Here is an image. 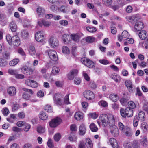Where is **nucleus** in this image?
Wrapping results in <instances>:
<instances>
[{"instance_id": "obj_1", "label": "nucleus", "mask_w": 148, "mask_h": 148, "mask_svg": "<svg viewBox=\"0 0 148 148\" xmlns=\"http://www.w3.org/2000/svg\"><path fill=\"white\" fill-rule=\"evenodd\" d=\"M99 118L100 121L104 127L108 125L110 126L112 124H115V118L113 115L108 116L106 114H103L100 116Z\"/></svg>"}, {"instance_id": "obj_2", "label": "nucleus", "mask_w": 148, "mask_h": 148, "mask_svg": "<svg viewBox=\"0 0 148 148\" xmlns=\"http://www.w3.org/2000/svg\"><path fill=\"white\" fill-rule=\"evenodd\" d=\"M6 39L10 45H13L16 46H18L20 44V40L19 37L17 35H14L11 37L9 34L6 36Z\"/></svg>"}, {"instance_id": "obj_3", "label": "nucleus", "mask_w": 148, "mask_h": 148, "mask_svg": "<svg viewBox=\"0 0 148 148\" xmlns=\"http://www.w3.org/2000/svg\"><path fill=\"white\" fill-rule=\"evenodd\" d=\"M81 61L83 64L89 68H92L95 66L94 62L87 58H82Z\"/></svg>"}, {"instance_id": "obj_4", "label": "nucleus", "mask_w": 148, "mask_h": 148, "mask_svg": "<svg viewBox=\"0 0 148 148\" xmlns=\"http://www.w3.org/2000/svg\"><path fill=\"white\" fill-rule=\"evenodd\" d=\"M62 120L60 118L57 117L53 119L49 122V125L52 127H56L61 123Z\"/></svg>"}, {"instance_id": "obj_5", "label": "nucleus", "mask_w": 148, "mask_h": 148, "mask_svg": "<svg viewBox=\"0 0 148 148\" xmlns=\"http://www.w3.org/2000/svg\"><path fill=\"white\" fill-rule=\"evenodd\" d=\"M50 58L53 61H56L57 60L58 57L56 52L54 50H50L47 51Z\"/></svg>"}, {"instance_id": "obj_6", "label": "nucleus", "mask_w": 148, "mask_h": 148, "mask_svg": "<svg viewBox=\"0 0 148 148\" xmlns=\"http://www.w3.org/2000/svg\"><path fill=\"white\" fill-rule=\"evenodd\" d=\"M110 126V132L112 134L114 137L118 136L119 132L117 127L115 125V124H111Z\"/></svg>"}, {"instance_id": "obj_7", "label": "nucleus", "mask_w": 148, "mask_h": 148, "mask_svg": "<svg viewBox=\"0 0 148 148\" xmlns=\"http://www.w3.org/2000/svg\"><path fill=\"white\" fill-rule=\"evenodd\" d=\"M83 95L85 98L88 100H92L95 98L93 92L89 90H86L84 92Z\"/></svg>"}, {"instance_id": "obj_8", "label": "nucleus", "mask_w": 148, "mask_h": 148, "mask_svg": "<svg viewBox=\"0 0 148 148\" xmlns=\"http://www.w3.org/2000/svg\"><path fill=\"white\" fill-rule=\"evenodd\" d=\"M44 32L43 31H39L36 32L35 35L36 40L38 42L43 40L44 37Z\"/></svg>"}, {"instance_id": "obj_9", "label": "nucleus", "mask_w": 148, "mask_h": 148, "mask_svg": "<svg viewBox=\"0 0 148 148\" xmlns=\"http://www.w3.org/2000/svg\"><path fill=\"white\" fill-rule=\"evenodd\" d=\"M130 37V34L126 30L122 32L121 36H118V40L121 41L124 39H127V38Z\"/></svg>"}, {"instance_id": "obj_10", "label": "nucleus", "mask_w": 148, "mask_h": 148, "mask_svg": "<svg viewBox=\"0 0 148 148\" xmlns=\"http://www.w3.org/2000/svg\"><path fill=\"white\" fill-rule=\"evenodd\" d=\"M7 92L10 96H14L16 94V90L14 86L9 87L7 90Z\"/></svg>"}, {"instance_id": "obj_11", "label": "nucleus", "mask_w": 148, "mask_h": 148, "mask_svg": "<svg viewBox=\"0 0 148 148\" xmlns=\"http://www.w3.org/2000/svg\"><path fill=\"white\" fill-rule=\"evenodd\" d=\"M37 14L39 17H42L45 14V11L44 8L41 6H38L36 9Z\"/></svg>"}, {"instance_id": "obj_12", "label": "nucleus", "mask_w": 148, "mask_h": 148, "mask_svg": "<svg viewBox=\"0 0 148 148\" xmlns=\"http://www.w3.org/2000/svg\"><path fill=\"white\" fill-rule=\"evenodd\" d=\"M49 44L53 47H55L58 45V41L57 39L53 36L51 37L49 39Z\"/></svg>"}, {"instance_id": "obj_13", "label": "nucleus", "mask_w": 148, "mask_h": 148, "mask_svg": "<svg viewBox=\"0 0 148 148\" xmlns=\"http://www.w3.org/2000/svg\"><path fill=\"white\" fill-rule=\"evenodd\" d=\"M53 100L54 103L59 105H61L62 104V102L60 98V94H55L53 97Z\"/></svg>"}, {"instance_id": "obj_14", "label": "nucleus", "mask_w": 148, "mask_h": 148, "mask_svg": "<svg viewBox=\"0 0 148 148\" xmlns=\"http://www.w3.org/2000/svg\"><path fill=\"white\" fill-rule=\"evenodd\" d=\"M144 27L143 23L141 21H138L135 25V29L137 31H139L142 29Z\"/></svg>"}, {"instance_id": "obj_15", "label": "nucleus", "mask_w": 148, "mask_h": 148, "mask_svg": "<svg viewBox=\"0 0 148 148\" xmlns=\"http://www.w3.org/2000/svg\"><path fill=\"white\" fill-rule=\"evenodd\" d=\"M86 129L85 125L83 124H82L79 127V134L80 135H83L86 132Z\"/></svg>"}, {"instance_id": "obj_16", "label": "nucleus", "mask_w": 148, "mask_h": 148, "mask_svg": "<svg viewBox=\"0 0 148 148\" xmlns=\"http://www.w3.org/2000/svg\"><path fill=\"white\" fill-rule=\"evenodd\" d=\"M68 139L71 142H76L77 138L76 135L73 132H71L68 137Z\"/></svg>"}, {"instance_id": "obj_17", "label": "nucleus", "mask_w": 148, "mask_h": 148, "mask_svg": "<svg viewBox=\"0 0 148 148\" xmlns=\"http://www.w3.org/2000/svg\"><path fill=\"white\" fill-rule=\"evenodd\" d=\"M110 142L114 148H117L118 147V143L116 140L114 138H111L110 140Z\"/></svg>"}, {"instance_id": "obj_18", "label": "nucleus", "mask_w": 148, "mask_h": 148, "mask_svg": "<svg viewBox=\"0 0 148 148\" xmlns=\"http://www.w3.org/2000/svg\"><path fill=\"white\" fill-rule=\"evenodd\" d=\"M75 119L77 120H80L83 117V113L80 112H77L75 114Z\"/></svg>"}, {"instance_id": "obj_19", "label": "nucleus", "mask_w": 148, "mask_h": 148, "mask_svg": "<svg viewBox=\"0 0 148 148\" xmlns=\"http://www.w3.org/2000/svg\"><path fill=\"white\" fill-rule=\"evenodd\" d=\"M140 38L142 40L145 39L147 37V32L145 30L140 32L138 34Z\"/></svg>"}, {"instance_id": "obj_20", "label": "nucleus", "mask_w": 148, "mask_h": 148, "mask_svg": "<svg viewBox=\"0 0 148 148\" xmlns=\"http://www.w3.org/2000/svg\"><path fill=\"white\" fill-rule=\"evenodd\" d=\"M125 130L123 132H125L126 135L128 136H132V132L130 128L128 127H126Z\"/></svg>"}, {"instance_id": "obj_21", "label": "nucleus", "mask_w": 148, "mask_h": 148, "mask_svg": "<svg viewBox=\"0 0 148 148\" xmlns=\"http://www.w3.org/2000/svg\"><path fill=\"white\" fill-rule=\"evenodd\" d=\"M125 109L127 117H130L132 116L133 114V110L129 107H127Z\"/></svg>"}, {"instance_id": "obj_22", "label": "nucleus", "mask_w": 148, "mask_h": 148, "mask_svg": "<svg viewBox=\"0 0 148 148\" xmlns=\"http://www.w3.org/2000/svg\"><path fill=\"white\" fill-rule=\"evenodd\" d=\"M71 37L73 40L76 42H78L79 41L80 36L78 34H71Z\"/></svg>"}, {"instance_id": "obj_23", "label": "nucleus", "mask_w": 148, "mask_h": 148, "mask_svg": "<svg viewBox=\"0 0 148 148\" xmlns=\"http://www.w3.org/2000/svg\"><path fill=\"white\" fill-rule=\"evenodd\" d=\"M85 144L87 148H92L93 145L91 140L89 138H86Z\"/></svg>"}, {"instance_id": "obj_24", "label": "nucleus", "mask_w": 148, "mask_h": 148, "mask_svg": "<svg viewBox=\"0 0 148 148\" xmlns=\"http://www.w3.org/2000/svg\"><path fill=\"white\" fill-rule=\"evenodd\" d=\"M112 78L117 83L119 82L121 80V78L120 76L116 74L112 75Z\"/></svg>"}, {"instance_id": "obj_25", "label": "nucleus", "mask_w": 148, "mask_h": 148, "mask_svg": "<svg viewBox=\"0 0 148 148\" xmlns=\"http://www.w3.org/2000/svg\"><path fill=\"white\" fill-rule=\"evenodd\" d=\"M10 26L11 30L12 32H14L16 31L17 26L14 21H12L10 23Z\"/></svg>"}, {"instance_id": "obj_26", "label": "nucleus", "mask_w": 148, "mask_h": 148, "mask_svg": "<svg viewBox=\"0 0 148 148\" xmlns=\"http://www.w3.org/2000/svg\"><path fill=\"white\" fill-rule=\"evenodd\" d=\"M39 117L41 120H45L47 119L48 116L46 113L42 112L39 115Z\"/></svg>"}, {"instance_id": "obj_27", "label": "nucleus", "mask_w": 148, "mask_h": 148, "mask_svg": "<svg viewBox=\"0 0 148 148\" xmlns=\"http://www.w3.org/2000/svg\"><path fill=\"white\" fill-rule=\"evenodd\" d=\"M21 35L22 37L24 39H26L29 36L28 32L27 31L25 30L22 31L21 32Z\"/></svg>"}, {"instance_id": "obj_28", "label": "nucleus", "mask_w": 148, "mask_h": 148, "mask_svg": "<svg viewBox=\"0 0 148 148\" xmlns=\"http://www.w3.org/2000/svg\"><path fill=\"white\" fill-rule=\"evenodd\" d=\"M38 132L40 134L44 133L45 132V129L44 126L40 125L38 126L37 128Z\"/></svg>"}, {"instance_id": "obj_29", "label": "nucleus", "mask_w": 148, "mask_h": 148, "mask_svg": "<svg viewBox=\"0 0 148 148\" xmlns=\"http://www.w3.org/2000/svg\"><path fill=\"white\" fill-rule=\"evenodd\" d=\"M138 117L139 120L141 121H144L145 119V114L144 112L143 111H141L139 113Z\"/></svg>"}, {"instance_id": "obj_30", "label": "nucleus", "mask_w": 148, "mask_h": 148, "mask_svg": "<svg viewBox=\"0 0 148 148\" xmlns=\"http://www.w3.org/2000/svg\"><path fill=\"white\" fill-rule=\"evenodd\" d=\"M29 51L30 55L32 56H34L36 54V51L34 47L33 46H30L29 49Z\"/></svg>"}, {"instance_id": "obj_31", "label": "nucleus", "mask_w": 148, "mask_h": 148, "mask_svg": "<svg viewBox=\"0 0 148 148\" xmlns=\"http://www.w3.org/2000/svg\"><path fill=\"white\" fill-rule=\"evenodd\" d=\"M110 99L112 101L115 102L118 99L117 95L116 94H111L109 96Z\"/></svg>"}, {"instance_id": "obj_32", "label": "nucleus", "mask_w": 148, "mask_h": 148, "mask_svg": "<svg viewBox=\"0 0 148 148\" xmlns=\"http://www.w3.org/2000/svg\"><path fill=\"white\" fill-rule=\"evenodd\" d=\"M19 62L18 59H15L11 61L9 63V64L11 66H14L16 65Z\"/></svg>"}, {"instance_id": "obj_33", "label": "nucleus", "mask_w": 148, "mask_h": 148, "mask_svg": "<svg viewBox=\"0 0 148 148\" xmlns=\"http://www.w3.org/2000/svg\"><path fill=\"white\" fill-rule=\"evenodd\" d=\"M62 52L65 54L68 55L70 53V50L66 46H63L62 48Z\"/></svg>"}, {"instance_id": "obj_34", "label": "nucleus", "mask_w": 148, "mask_h": 148, "mask_svg": "<svg viewBox=\"0 0 148 148\" xmlns=\"http://www.w3.org/2000/svg\"><path fill=\"white\" fill-rule=\"evenodd\" d=\"M90 128L92 131L94 132H97L98 130L97 126L93 123H92L90 125Z\"/></svg>"}, {"instance_id": "obj_35", "label": "nucleus", "mask_w": 148, "mask_h": 148, "mask_svg": "<svg viewBox=\"0 0 148 148\" xmlns=\"http://www.w3.org/2000/svg\"><path fill=\"white\" fill-rule=\"evenodd\" d=\"M60 10L63 13H67L69 12V9L66 6H62L60 8Z\"/></svg>"}, {"instance_id": "obj_36", "label": "nucleus", "mask_w": 148, "mask_h": 148, "mask_svg": "<svg viewBox=\"0 0 148 148\" xmlns=\"http://www.w3.org/2000/svg\"><path fill=\"white\" fill-rule=\"evenodd\" d=\"M125 85L127 88L129 90H131L132 88V84L130 80H126L125 82Z\"/></svg>"}, {"instance_id": "obj_37", "label": "nucleus", "mask_w": 148, "mask_h": 148, "mask_svg": "<svg viewBox=\"0 0 148 148\" xmlns=\"http://www.w3.org/2000/svg\"><path fill=\"white\" fill-rule=\"evenodd\" d=\"M45 110L48 113L53 112L51 106L48 104L46 105L45 106Z\"/></svg>"}, {"instance_id": "obj_38", "label": "nucleus", "mask_w": 148, "mask_h": 148, "mask_svg": "<svg viewBox=\"0 0 148 148\" xmlns=\"http://www.w3.org/2000/svg\"><path fill=\"white\" fill-rule=\"evenodd\" d=\"M60 71L59 68L56 66H53L51 72V74L53 75H56L58 74Z\"/></svg>"}, {"instance_id": "obj_39", "label": "nucleus", "mask_w": 148, "mask_h": 148, "mask_svg": "<svg viewBox=\"0 0 148 148\" xmlns=\"http://www.w3.org/2000/svg\"><path fill=\"white\" fill-rule=\"evenodd\" d=\"M17 70L11 69H10L8 70V74L12 75H14L15 76L16 74L17 73Z\"/></svg>"}, {"instance_id": "obj_40", "label": "nucleus", "mask_w": 148, "mask_h": 148, "mask_svg": "<svg viewBox=\"0 0 148 148\" xmlns=\"http://www.w3.org/2000/svg\"><path fill=\"white\" fill-rule=\"evenodd\" d=\"M95 38L94 37L89 36L87 37L86 38V41L89 43H92L95 40Z\"/></svg>"}, {"instance_id": "obj_41", "label": "nucleus", "mask_w": 148, "mask_h": 148, "mask_svg": "<svg viewBox=\"0 0 148 148\" xmlns=\"http://www.w3.org/2000/svg\"><path fill=\"white\" fill-rule=\"evenodd\" d=\"M140 143L144 147H146L147 144V141L146 138L145 137H143L142 139L141 140Z\"/></svg>"}, {"instance_id": "obj_42", "label": "nucleus", "mask_w": 148, "mask_h": 148, "mask_svg": "<svg viewBox=\"0 0 148 148\" xmlns=\"http://www.w3.org/2000/svg\"><path fill=\"white\" fill-rule=\"evenodd\" d=\"M128 107L130 108V109L135 108H136V104L134 102L132 101H130L128 103Z\"/></svg>"}, {"instance_id": "obj_43", "label": "nucleus", "mask_w": 148, "mask_h": 148, "mask_svg": "<svg viewBox=\"0 0 148 148\" xmlns=\"http://www.w3.org/2000/svg\"><path fill=\"white\" fill-rule=\"evenodd\" d=\"M132 143L134 148H139L140 147V145L137 140H134Z\"/></svg>"}, {"instance_id": "obj_44", "label": "nucleus", "mask_w": 148, "mask_h": 148, "mask_svg": "<svg viewBox=\"0 0 148 148\" xmlns=\"http://www.w3.org/2000/svg\"><path fill=\"white\" fill-rule=\"evenodd\" d=\"M69 38V36L68 34H65L62 36V39L63 42L64 43H65L69 41V40L68 38Z\"/></svg>"}, {"instance_id": "obj_45", "label": "nucleus", "mask_w": 148, "mask_h": 148, "mask_svg": "<svg viewBox=\"0 0 148 148\" xmlns=\"http://www.w3.org/2000/svg\"><path fill=\"white\" fill-rule=\"evenodd\" d=\"M86 30L89 32L91 33H94L97 31L96 28L95 27H86Z\"/></svg>"}, {"instance_id": "obj_46", "label": "nucleus", "mask_w": 148, "mask_h": 148, "mask_svg": "<svg viewBox=\"0 0 148 148\" xmlns=\"http://www.w3.org/2000/svg\"><path fill=\"white\" fill-rule=\"evenodd\" d=\"M53 138L55 141L58 142L61 138V135L60 133H57L54 135Z\"/></svg>"}, {"instance_id": "obj_47", "label": "nucleus", "mask_w": 148, "mask_h": 148, "mask_svg": "<svg viewBox=\"0 0 148 148\" xmlns=\"http://www.w3.org/2000/svg\"><path fill=\"white\" fill-rule=\"evenodd\" d=\"M126 18L128 21L133 23L134 21H135L136 19V17L134 16H127L126 17Z\"/></svg>"}, {"instance_id": "obj_48", "label": "nucleus", "mask_w": 148, "mask_h": 148, "mask_svg": "<svg viewBox=\"0 0 148 148\" xmlns=\"http://www.w3.org/2000/svg\"><path fill=\"white\" fill-rule=\"evenodd\" d=\"M20 108L19 105L17 103L14 104L12 107V111L13 112L17 111Z\"/></svg>"}, {"instance_id": "obj_49", "label": "nucleus", "mask_w": 148, "mask_h": 148, "mask_svg": "<svg viewBox=\"0 0 148 148\" xmlns=\"http://www.w3.org/2000/svg\"><path fill=\"white\" fill-rule=\"evenodd\" d=\"M124 148H132V143L129 142H126L123 144Z\"/></svg>"}, {"instance_id": "obj_50", "label": "nucleus", "mask_w": 148, "mask_h": 148, "mask_svg": "<svg viewBox=\"0 0 148 148\" xmlns=\"http://www.w3.org/2000/svg\"><path fill=\"white\" fill-rule=\"evenodd\" d=\"M147 124L146 122H143L142 123L141 127L144 132H145L147 131Z\"/></svg>"}, {"instance_id": "obj_51", "label": "nucleus", "mask_w": 148, "mask_h": 148, "mask_svg": "<svg viewBox=\"0 0 148 148\" xmlns=\"http://www.w3.org/2000/svg\"><path fill=\"white\" fill-rule=\"evenodd\" d=\"M120 111L121 114L123 117L125 118L127 116L126 109L125 110L124 109L122 108L120 109Z\"/></svg>"}, {"instance_id": "obj_52", "label": "nucleus", "mask_w": 148, "mask_h": 148, "mask_svg": "<svg viewBox=\"0 0 148 148\" xmlns=\"http://www.w3.org/2000/svg\"><path fill=\"white\" fill-rule=\"evenodd\" d=\"M139 119H138L137 116H134L133 120V126L134 127H136L138 125Z\"/></svg>"}, {"instance_id": "obj_53", "label": "nucleus", "mask_w": 148, "mask_h": 148, "mask_svg": "<svg viewBox=\"0 0 148 148\" xmlns=\"http://www.w3.org/2000/svg\"><path fill=\"white\" fill-rule=\"evenodd\" d=\"M119 127L120 130L122 132L125 130L126 127H125L123 124L120 122H119L118 123Z\"/></svg>"}, {"instance_id": "obj_54", "label": "nucleus", "mask_w": 148, "mask_h": 148, "mask_svg": "<svg viewBox=\"0 0 148 148\" xmlns=\"http://www.w3.org/2000/svg\"><path fill=\"white\" fill-rule=\"evenodd\" d=\"M85 145L86 144L83 140L80 141L78 144V148H86Z\"/></svg>"}, {"instance_id": "obj_55", "label": "nucleus", "mask_w": 148, "mask_h": 148, "mask_svg": "<svg viewBox=\"0 0 148 148\" xmlns=\"http://www.w3.org/2000/svg\"><path fill=\"white\" fill-rule=\"evenodd\" d=\"M48 147L50 148L53 147L54 146V144L52 140L50 138L48 139L47 143Z\"/></svg>"}, {"instance_id": "obj_56", "label": "nucleus", "mask_w": 148, "mask_h": 148, "mask_svg": "<svg viewBox=\"0 0 148 148\" xmlns=\"http://www.w3.org/2000/svg\"><path fill=\"white\" fill-rule=\"evenodd\" d=\"M2 112L4 116H7L9 113L8 109L7 108H4L2 110Z\"/></svg>"}, {"instance_id": "obj_57", "label": "nucleus", "mask_w": 148, "mask_h": 148, "mask_svg": "<svg viewBox=\"0 0 148 148\" xmlns=\"http://www.w3.org/2000/svg\"><path fill=\"white\" fill-rule=\"evenodd\" d=\"M24 130L26 132L28 131L31 128V125L28 123H25L24 125Z\"/></svg>"}, {"instance_id": "obj_58", "label": "nucleus", "mask_w": 148, "mask_h": 148, "mask_svg": "<svg viewBox=\"0 0 148 148\" xmlns=\"http://www.w3.org/2000/svg\"><path fill=\"white\" fill-rule=\"evenodd\" d=\"M102 1L103 3L106 5L109 6L111 4V0H103Z\"/></svg>"}, {"instance_id": "obj_59", "label": "nucleus", "mask_w": 148, "mask_h": 148, "mask_svg": "<svg viewBox=\"0 0 148 148\" xmlns=\"http://www.w3.org/2000/svg\"><path fill=\"white\" fill-rule=\"evenodd\" d=\"M128 100L127 99L123 98L121 99L120 101L121 104L124 106L127 103Z\"/></svg>"}, {"instance_id": "obj_60", "label": "nucleus", "mask_w": 148, "mask_h": 148, "mask_svg": "<svg viewBox=\"0 0 148 148\" xmlns=\"http://www.w3.org/2000/svg\"><path fill=\"white\" fill-rule=\"evenodd\" d=\"M15 77L17 79H21L24 78H25V76L22 74H18L17 73L16 74Z\"/></svg>"}, {"instance_id": "obj_61", "label": "nucleus", "mask_w": 148, "mask_h": 148, "mask_svg": "<svg viewBox=\"0 0 148 148\" xmlns=\"http://www.w3.org/2000/svg\"><path fill=\"white\" fill-rule=\"evenodd\" d=\"M99 62L100 63L104 65H107L109 64V62L107 60L100 59L99 60Z\"/></svg>"}, {"instance_id": "obj_62", "label": "nucleus", "mask_w": 148, "mask_h": 148, "mask_svg": "<svg viewBox=\"0 0 148 148\" xmlns=\"http://www.w3.org/2000/svg\"><path fill=\"white\" fill-rule=\"evenodd\" d=\"M42 22L43 25L45 27H48L51 25V23L49 21H45L44 20H42Z\"/></svg>"}, {"instance_id": "obj_63", "label": "nucleus", "mask_w": 148, "mask_h": 148, "mask_svg": "<svg viewBox=\"0 0 148 148\" xmlns=\"http://www.w3.org/2000/svg\"><path fill=\"white\" fill-rule=\"evenodd\" d=\"M69 94L67 95L64 97V102L65 104H70V103L69 101Z\"/></svg>"}, {"instance_id": "obj_64", "label": "nucleus", "mask_w": 148, "mask_h": 148, "mask_svg": "<svg viewBox=\"0 0 148 148\" xmlns=\"http://www.w3.org/2000/svg\"><path fill=\"white\" fill-rule=\"evenodd\" d=\"M22 97L24 99L27 100L29 99L30 96L27 93H24L22 95Z\"/></svg>"}]
</instances>
